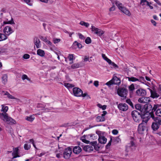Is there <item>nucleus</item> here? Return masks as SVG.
<instances>
[{
	"label": "nucleus",
	"instance_id": "obj_1",
	"mask_svg": "<svg viewBox=\"0 0 161 161\" xmlns=\"http://www.w3.org/2000/svg\"><path fill=\"white\" fill-rule=\"evenodd\" d=\"M2 108L1 111L4 113H0V118L4 121L7 122L9 125L15 124L16 123V121L12 118L8 117V114L6 113L8 110V107L4 105H2Z\"/></svg>",
	"mask_w": 161,
	"mask_h": 161
},
{
	"label": "nucleus",
	"instance_id": "obj_2",
	"mask_svg": "<svg viewBox=\"0 0 161 161\" xmlns=\"http://www.w3.org/2000/svg\"><path fill=\"white\" fill-rule=\"evenodd\" d=\"M150 117L154 121L152 124L151 128L153 131H156L161 125V119L158 117H155L154 115L153 114L151 115Z\"/></svg>",
	"mask_w": 161,
	"mask_h": 161
},
{
	"label": "nucleus",
	"instance_id": "obj_3",
	"mask_svg": "<svg viewBox=\"0 0 161 161\" xmlns=\"http://www.w3.org/2000/svg\"><path fill=\"white\" fill-rule=\"evenodd\" d=\"M131 114L134 121L136 123H139L141 120L143 114H141L136 110H133Z\"/></svg>",
	"mask_w": 161,
	"mask_h": 161
},
{
	"label": "nucleus",
	"instance_id": "obj_4",
	"mask_svg": "<svg viewBox=\"0 0 161 161\" xmlns=\"http://www.w3.org/2000/svg\"><path fill=\"white\" fill-rule=\"evenodd\" d=\"M153 107H152V105L149 103L145 104L144 106V111L143 114H147V115H149V117H150L151 115L154 114V111L153 110Z\"/></svg>",
	"mask_w": 161,
	"mask_h": 161
},
{
	"label": "nucleus",
	"instance_id": "obj_5",
	"mask_svg": "<svg viewBox=\"0 0 161 161\" xmlns=\"http://www.w3.org/2000/svg\"><path fill=\"white\" fill-rule=\"evenodd\" d=\"M115 3L119 9L122 13L128 16H130L131 15V13L128 9L125 7L122 6L121 3L117 1H115Z\"/></svg>",
	"mask_w": 161,
	"mask_h": 161
},
{
	"label": "nucleus",
	"instance_id": "obj_6",
	"mask_svg": "<svg viewBox=\"0 0 161 161\" xmlns=\"http://www.w3.org/2000/svg\"><path fill=\"white\" fill-rule=\"evenodd\" d=\"M117 92L119 96L123 97V99H125L126 98L128 90L125 88L119 87L117 89Z\"/></svg>",
	"mask_w": 161,
	"mask_h": 161
},
{
	"label": "nucleus",
	"instance_id": "obj_7",
	"mask_svg": "<svg viewBox=\"0 0 161 161\" xmlns=\"http://www.w3.org/2000/svg\"><path fill=\"white\" fill-rule=\"evenodd\" d=\"M153 110L155 112L156 117H161V104H154L153 107Z\"/></svg>",
	"mask_w": 161,
	"mask_h": 161
},
{
	"label": "nucleus",
	"instance_id": "obj_8",
	"mask_svg": "<svg viewBox=\"0 0 161 161\" xmlns=\"http://www.w3.org/2000/svg\"><path fill=\"white\" fill-rule=\"evenodd\" d=\"M91 30L94 32V33L99 36H101L104 33V32L103 31L95 27L93 25L91 26Z\"/></svg>",
	"mask_w": 161,
	"mask_h": 161
},
{
	"label": "nucleus",
	"instance_id": "obj_9",
	"mask_svg": "<svg viewBox=\"0 0 161 161\" xmlns=\"http://www.w3.org/2000/svg\"><path fill=\"white\" fill-rule=\"evenodd\" d=\"M72 148L69 147L66 148L63 153V157L65 159H68L72 153Z\"/></svg>",
	"mask_w": 161,
	"mask_h": 161
},
{
	"label": "nucleus",
	"instance_id": "obj_10",
	"mask_svg": "<svg viewBox=\"0 0 161 161\" xmlns=\"http://www.w3.org/2000/svg\"><path fill=\"white\" fill-rule=\"evenodd\" d=\"M147 126L145 123H141L138 126L137 131L139 134H143L144 131L146 130Z\"/></svg>",
	"mask_w": 161,
	"mask_h": 161
},
{
	"label": "nucleus",
	"instance_id": "obj_11",
	"mask_svg": "<svg viewBox=\"0 0 161 161\" xmlns=\"http://www.w3.org/2000/svg\"><path fill=\"white\" fill-rule=\"evenodd\" d=\"M132 147H135L136 146L134 142V139L133 137H131L130 142L125 147V151L127 152H128L129 150L131 149Z\"/></svg>",
	"mask_w": 161,
	"mask_h": 161
},
{
	"label": "nucleus",
	"instance_id": "obj_12",
	"mask_svg": "<svg viewBox=\"0 0 161 161\" xmlns=\"http://www.w3.org/2000/svg\"><path fill=\"white\" fill-rule=\"evenodd\" d=\"M73 91L74 95L76 97H81V95L82 94V90L78 87H74L73 89Z\"/></svg>",
	"mask_w": 161,
	"mask_h": 161
},
{
	"label": "nucleus",
	"instance_id": "obj_13",
	"mask_svg": "<svg viewBox=\"0 0 161 161\" xmlns=\"http://www.w3.org/2000/svg\"><path fill=\"white\" fill-rule=\"evenodd\" d=\"M3 32L6 36H8L12 33L13 31L10 27L7 26L4 28Z\"/></svg>",
	"mask_w": 161,
	"mask_h": 161
},
{
	"label": "nucleus",
	"instance_id": "obj_14",
	"mask_svg": "<svg viewBox=\"0 0 161 161\" xmlns=\"http://www.w3.org/2000/svg\"><path fill=\"white\" fill-rule=\"evenodd\" d=\"M47 105L48 106L49 104H45L43 103H38L37 106V107L38 108H42V109L44 110V111H43V112H48L50 110L52 109V108H45L47 106Z\"/></svg>",
	"mask_w": 161,
	"mask_h": 161
},
{
	"label": "nucleus",
	"instance_id": "obj_15",
	"mask_svg": "<svg viewBox=\"0 0 161 161\" xmlns=\"http://www.w3.org/2000/svg\"><path fill=\"white\" fill-rule=\"evenodd\" d=\"M119 109L121 111H126L128 108L127 105L125 103H119L118 106Z\"/></svg>",
	"mask_w": 161,
	"mask_h": 161
},
{
	"label": "nucleus",
	"instance_id": "obj_16",
	"mask_svg": "<svg viewBox=\"0 0 161 161\" xmlns=\"http://www.w3.org/2000/svg\"><path fill=\"white\" fill-rule=\"evenodd\" d=\"M150 101V98L149 97L144 96L138 99V102L142 103H146L147 104Z\"/></svg>",
	"mask_w": 161,
	"mask_h": 161
},
{
	"label": "nucleus",
	"instance_id": "obj_17",
	"mask_svg": "<svg viewBox=\"0 0 161 161\" xmlns=\"http://www.w3.org/2000/svg\"><path fill=\"white\" fill-rule=\"evenodd\" d=\"M136 94L140 96H144L146 94V91L145 90L142 89H139L136 92Z\"/></svg>",
	"mask_w": 161,
	"mask_h": 161
},
{
	"label": "nucleus",
	"instance_id": "obj_18",
	"mask_svg": "<svg viewBox=\"0 0 161 161\" xmlns=\"http://www.w3.org/2000/svg\"><path fill=\"white\" fill-rule=\"evenodd\" d=\"M19 149L18 147L14 148L12 155L13 156L12 158L19 157L20 156L18 154Z\"/></svg>",
	"mask_w": 161,
	"mask_h": 161
},
{
	"label": "nucleus",
	"instance_id": "obj_19",
	"mask_svg": "<svg viewBox=\"0 0 161 161\" xmlns=\"http://www.w3.org/2000/svg\"><path fill=\"white\" fill-rule=\"evenodd\" d=\"M82 149L79 146H75L73 149V152L75 154H78L81 151Z\"/></svg>",
	"mask_w": 161,
	"mask_h": 161
},
{
	"label": "nucleus",
	"instance_id": "obj_20",
	"mask_svg": "<svg viewBox=\"0 0 161 161\" xmlns=\"http://www.w3.org/2000/svg\"><path fill=\"white\" fill-rule=\"evenodd\" d=\"M142 118L143 119H145L146 118V119H143L142 120V123H145L146 124V126H147V123L149 119L150 118H151V117H149V115H147V114H143V115L142 116Z\"/></svg>",
	"mask_w": 161,
	"mask_h": 161
},
{
	"label": "nucleus",
	"instance_id": "obj_21",
	"mask_svg": "<svg viewBox=\"0 0 161 161\" xmlns=\"http://www.w3.org/2000/svg\"><path fill=\"white\" fill-rule=\"evenodd\" d=\"M135 107L136 109L140 111L139 113L141 114H143L144 111V106L143 105H142L139 104H137L135 105Z\"/></svg>",
	"mask_w": 161,
	"mask_h": 161
},
{
	"label": "nucleus",
	"instance_id": "obj_22",
	"mask_svg": "<svg viewBox=\"0 0 161 161\" xmlns=\"http://www.w3.org/2000/svg\"><path fill=\"white\" fill-rule=\"evenodd\" d=\"M98 141L99 143L101 144H104L106 143L107 139L104 136H99Z\"/></svg>",
	"mask_w": 161,
	"mask_h": 161
},
{
	"label": "nucleus",
	"instance_id": "obj_23",
	"mask_svg": "<svg viewBox=\"0 0 161 161\" xmlns=\"http://www.w3.org/2000/svg\"><path fill=\"white\" fill-rule=\"evenodd\" d=\"M1 94L4 95L6 96L7 95V96L10 99H15V98L14 97L11 95L8 92H5L4 91H2L1 93Z\"/></svg>",
	"mask_w": 161,
	"mask_h": 161
},
{
	"label": "nucleus",
	"instance_id": "obj_24",
	"mask_svg": "<svg viewBox=\"0 0 161 161\" xmlns=\"http://www.w3.org/2000/svg\"><path fill=\"white\" fill-rule=\"evenodd\" d=\"M84 151L87 152H90L93 150V147L90 145H86L83 147Z\"/></svg>",
	"mask_w": 161,
	"mask_h": 161
},
{
	"label": "nucleus",
	"instance_id": "obj_25",
	"mask_svg": "<svg viewBox=\"0 0 161 161\" xmlns=\"http://www.w3.org/2000/svg\"><path fill=\"white\" fill-rule=\"evenodd\" d=\"M34 42L37 48H38L40 47V41L39 39L37 37H35L34 38Z\"/></svg>",
	"mask_w": 161,
	"mask_h": 161
},
{
	"label": "nucleus",
	"instance_id": "obj_26",
	"mask_svg": "<svg viewBox=\"0 0 161 161\" xmlns=\"http://www.w3.org/2000/svg\"><path fill=\"white\" fill-rule=\"evenodd\" d=\"M112 79L114 82V84L119 85L121 81L120 79L116 76L114 77Z\"/></svg>",
	"mask_w": 161,
	"mask_h": 161
},
{
	"label": "nucleus",
	"instance_id": "obj_27",
	"mask_svg": "<svg viewBox=\"0 0 161 161\" xmlns=\"http://www.w3.org/2000/svg\"><path fill=\"white\" fill-rule=\"evenodd\" d=\"M87 139L90 140H95L97 138V135L95 134H89L86 136Z\"/></svg>",
	"mask_w": 161,
	"mask_h": 161
},
{
	"label": "nucleus",
	"instance_id": "obj_28",
	"mask_svg": "<svg viewBox=\"0 0 161 161\" xmlns=\"http://www.w3.org/2000/svg\"><path fill=\"white\" fill-rule=\"evenodd\" d=\"M37 54L39 56L42 57H44L45 55L44 51L41 49H38L37 50Z\"/></svg>",
	"mask_w": 161,
	"mask_h": 161
},
{
	"label": "nucleus",
	"instance_id": "obj_29",
	"mask_svg": "<svg viewBox=\"0 0 161 161\" xmlns=\"http://www.w3.org/2000/svg\"><path fill=\"white\" fill-rule=\"evenodd\" d=\"M151 94V97L153 98H155L158 97L159 95H158L155 92L153 91L151 89H149Z\"/></svg>",
	"mask_w": 161,
	"mask_h": 161
},
{
	"label": "nucleus",
	"instance_id": "obj_30",
	"mask_svg": "<svg viewBox=\"0 0 161 161\" xmlns=\"http://www.w3.org/2000/svg\"><path fill=\"white\" fill-rule=\"evenodd\" d=\"M8 76L6 74L3 75L2 77V82L4 84H5L7 81Z\"/></svg>",
	"mask_w": 161,
	"mask_h": 161
},
{
	"label": "nucleus",
	"instance_id": "obj_31",
	"mask_svg": "<svg viewBox=\"0 0 161 161\" xmlns=\"http://www.w3.org/2000/svg\"><path fill=\"white\" fill-rule=\"evenodd\" d=\"M96 121L97 122H103L104 121L105 119L104 117H103L102 116H97L96 118Z\"/></svg>",
	"mask_w": 161,
	"mask_h": 161
},
{
	"label": "nucleus",
	"instance_id": "obj_32",
	"mask_svg": "<svg viewBox=\"0 0 161 161\" xmlns=\"http://www.w3.org/2000/svg\"><path fill=\"white\" fill-rule=\"evenodd\" d=\"M87 135H84L83 136L81 137V140L83 142L85 143H86V144H88V143H89V142H90L89 141L86 140V138H87V136H86Z\"/></svg>",
	"mask_w": 161,
	"mask_h": 161
},
{
	"label": "nucleus",
	"instance_id": "obj_33",
	"mask_svg": "<svg viewBox=\"0 0 161 161\" xmlns=\"http://www.w3.org/2000/svg\"><path fill=\"white\" fill-rule=\"evenodd\" d=\"M7 38V37L5 34L0 33V41L6 40Z\"/></svg>",
	"mask_w": 161,
	"mask_h": 161
},
{
	"label": "nucleus",
	"instance_id": "obj_34",
	"mask_svg": "<svg viewBox=\"0 0 161 161\" xmlns=\"http://www.w3.org/2000/svg\"><path fill=\"white\" fill-rule=\"evenodd\" d=\"M35 118V117L31 115L29 116L26 117L25 119L28 121L31 122L33 121Z\"/></svg>",
	"mask_w": 161,
	"mask_h": 161
},
{
	"label": "nucleus",
	"instance_id": "obj_35",
	"mask_svg": "<svg viewBox=\"0 0 161 161\" xmlns=\"http://www.w3.org/2000/svg\"><path fill=\"white\" fill-rule=\"evenodd\" d=\"M102 57L108 63H111V60L108 58L104 54H102Z\"/></svg>",
	"mask_w": 161,
	"mask_h": 161
},
{
	"label": "nucleus",
	"instance_id": "obj_36",
	"mask_svg": "<svg viewBox=\"0 0 161 161\" xmlns=\"http://www.w3.org/2000/svg\"><path fill=\"white\" fill-rule=\"evenodd\" d=\"M80 24L82 26H84L86 27H88L89 26V24L87 22H85L84 21H81Z\"/></svg>",
	"mask_w": 161,
	"mask_h": 161
},
{
	"label": "nucleus",
	"instance_id": "obj_37",
	"mask_svg": "<svg viewBox=\"0 0 161 161\" xmlns=\"http://www.w3.org/2000/svg\"><path fill=\"white\" fill-rule=\"evenodd\" d=\"M112 136H110V140L108 142V143L107 144L106 146V149H108L110 147V146L112 142Z\"/></svg>",
	"mask_w": 161,
	"mask_h": 161
},
{
	"label": "nucleus",
	"instance_id": "obj_38",
	"mask_svg": "<svg viewBox=\"0 0 161 161\" xmlns=\"http://www.w3.org/2000/svg\"><path fill=\"white\" fill-rule=\"evenodd\" d=\"M112 136H110V140L108 142V143L107 144L106 146V149H108L110 147V146L112 142Z\"/></svg>",
	"mask_w": 161,
	"mask_h": 161
},
{
	"label": "nucleus",
	"instance_id": "obj_39",
	"mask_svg": "<svg viewBox=\"0 0 161 161\" xmlns=\"http://www.w3.org/2000/svg\"><path fill=\"white\" fill-rule=\"evenodd\" d=\"M128 80L130 81H132V82H135L136 81H139V79L136 78L135 77H131L128 78Z\"/></svg>",
	"mask_w": 161,
	"mask_h": 161
},
{
	"label": "nucleus",
	"instance_id": "obj_40",
	"mask_svg": "<svg viewBox=\"0 0 161 161\" xmlns=\"http://www.w3.org/2000/svg\"><path fill=\"white\" fill-rule=\"evenodd\" d=\"M120 141V139L119 136L116 137L113 139V142L115 144L118 143Z\"/></svg>",
	"mask_w": 161,
	"mask_h": 161
},
{
	"label": "nucleus",
	"instance_id": "obj_41",
	"mask_svg": "<svg viewBox=\"0 0 161 161\" xmlns=\"http://www.w3.org/2000/svg\"><path fill=\"white\" fill-rule=\"evenodd\" d=\"M109 65L112 66L115 69L118 68V66L115 64L114 62H112L111 61V63H108Z\"/></svg>",
	"mask_w": 161,
	"mask_h": 161
},
{
	"label": "nucleus",
	"instance_id": "obj_42",
	"mask_svg": "<svg viewBox=\"0 0 161 161\" xmlns=\"http://www.w3.org/2000/svg\"><path fill=\"white\" fill-rule=\"evenodd\" d=\"M114 81L112 79L111 80L107 82L106 83V85L108 86H110L113 84H114Z\"/></svg>",
	"mask_w": 161,
	"mask_h": 161
},
{
	"label": "nucleus",
	"instance_id": "obj_43",
	"mask_svg": "<svg viewBox=\"0 0 161 161\" xmlns=\"http://www.w3.org/2000/svg\"><path fill=\"white\" fill-rule=\"evenodd\" d=\"M85 42L86 44H89L91 43L92 40L90 37H88L85 40Z\"/></svg>",
	"mask_w": 161,
	"mask_h": 161
},
{
	"label": "nucleus",
	"instance_id": "obj_44",
	"mask_svg": "<svg viewBox=\"0 0 161 161\" xmlns=\"http://www.w3.org/2000/svg\"><path fill=\"white\" fill-rule=\"evenodd\" d=\"M80 67V64H78L75 63L72 65L71 67L72 69H76Z\"/></svg>",
	"mask_w": 161,
	"mask_h": 161
},
{
	"label": "nucleus",
	"instance_id": "obj_45",
	"mask_svg": "<svg viewBox=\"0 0 161 161\" xmlns=\"http://www.w3.org/2000/svg\"><path fill=\"white\" fill-rule=\"evenodd\" d=\"M3 24L4 25L7 24H14V23L13 21V19H12L10 21H4L3 22Z\"/></svg>",
	"mask_w": 161,
	"mask_h": 161
},
{
	"label": "nucleus",
	"instance_id": "obj_46",
	"mask_svg": "<svg viewBox=\"0 0 161 161\" xmlns=\"http://www.w3.org/2000/svg\"><path fill=\"white\" fill-rule=\"evenodd\" d=\"M73 44L74 45H77V47L79 48H81L82 47V45L80 43H79L78 42H77L76 41Z\"/></svg>",
	"mask_w": 161,
	"mask_h": 161
},
{
	"label": "nucleus",
	"instance_id": "obj_47",
	"mask_svg": "<svg viewBox=\"0 0 161 161\" xmlns=\"http://www.w3.org/2000/svg\"><path fill=\"white\" fill-rule=\"evenodd\" d=\"M126 102L128 103L129 105H130L131 107H133V104L130 100L129 99H127L126 100Z\"/></svg>",
	"mask_w": 161,
	"mask_h": 161
},
{
	"label": "nucleus",
	"instance_id": "obj_48",
	"mask_svg": "<svg viewBox=\"0 0 161 161\" xmlns=\"http://www.w3.org/2000/svg\"><path fill=\"white\" fill-rule=\"evenodd\" d=\"M129 89L130 91L132 92L135 89V87L133 84H131L129 87Z\"/></svg>",
	"mask_w": 161,
	"mask_h": 161
},
{
	"label": "nucleus",
	"instance_id": "obj_49",
	"mask_svg": "<svg viewBox=\"0 0 161 161\" xmlns=\"http://www.w3.org/2000/svg\"><path fill=\"white\" fill-rule=\"evenodd\" d=\"M31 148V145L27 144H25L24 145V148L25 150H28Z\"/></svg>",
	"mask_w": 161,
	"mask_h": 161
},
{
	"label": "nucleus",
	"instance_id": "obj_50",
	"mask_svg": "<svg viewBox=\"0 0 161 161\" xmlns=\"http://www.w3.org/2000/svg\"><path fill=\"white\" fill-rule=\"evenodd\" d=\"M81 96H82L83 97H84L86 96L87 97V99L91 98L88 95L87 93H83V92H82V94L81 95Z\"/></svg>",
	"mask_w": 161,
	"mask_h": 161
},
{
	"label": "nucleus",
	"instance_id": "obj_51",
	"mask_svg": "<svg viewBox=\"0 0 161 161\" xmlns=\"http://www.w3.org/2000/svg\"><path fill=\"white\" fill-rule=\"evenodd\" d=\"M24 1L29 6H31L32 5L30 0H24Z\"/></svg>",
	"mask_w": 161,
	"mask_h": 161
},
{
	"label": "nucleus",
	"instance_id": "obj_52",
	"mask_svg": "<svg viewBox=\"0 0 161 161\" xmlns=\"http://www.w3.org/2000/svg\"><path fill=\"white\" fill-rule=\"evenodd\" d=\"M144 1H147L146 0H141L140 4L142 5V6H144L145 4H147V2H144Z\"/></svg>",
	"mask_w": 161,
	"mask_h": 161
},
{
	"label": "nucleus",
	"instance_id": "obj_53",
	"mask_svg": "<svg viewBox=\"0 0 161 161\" xmlns=\"http://www.w3.org/2000/svg\"><path fill=\"white\" fill-rule=\"evenodd\" d=\"M73 57L74 56L73 54H69L68 57V58L69 60L70 61L73 60Z\"/></svg>",
	"mask_w": 161,
	"mask_h": 161
},
{
	"label": "nucleus",
	"instance_id": "obj_54",
	"mask_svg": "<svg viewBox=\"0 0 161 161\" xmlns=\"http://www.w3.org/2000/svg\"><path fill=\"white\" fill-rule=\"evenodd\" d=\"M30 55L29 54H25L23 56V58L25 59H27L30 58Z\"/></svg>",
	"mask_w": 161,
	"mask_h": 161
},
{
	"label": "nucleus",
	"instance_id": "obj_55",
	"mask_svg": "<svg viewBox=\"0 0 161 161\" xmlns=\"http://www.w3.org/2000/svg\"><path fill=\"white\" fill-rule=\"evenodd\" d=\"M78 35L80 39H82V40H84L85 39V37L81 33H78Z\"/></svg>",
	"mask_w": 161,
	"mask_h": 161
},
{
	"label": "nucleus",
	"instance_id": "obj_56",
	"mask_svg": "<svg viewBox=\"0 0 161 161\" xmlns=\"http://www.w3.org/2000/svg\"><path fill=\"white\" fill-rule=\"evenodd\" d=\"M98 105H100V106H99V107L101 108L103 110H105L107 106L106 105H103L102 106L99 104H98Z\"/></svg>",
	"mask_w": 161,
	"mask_h": 161
},
{
	"label": "nucleus",
	"instance_id": "obj_57",
	"mask_svg": "<svg viewBox=\"0 0 161 161\" xmlns=\"http://www.w3.org/2000/svg\"><path fill=\"white\" fill-rule=\"evenodd\" d=\"M118 131L116 129L113 130L112 131V133L114 135H116L118 133Z\"/></svg>",
	"mask_w": 161,
	"mask_h": 161
},
{
	"label": "nucleus",
	"instance_id": "obj_58",
	"mask_svg": "<svg viewBox=\"0 0 161 161\" xmlns=\"http://www.w3.org/2000/svg\"><path fill=\"white\" fill-rule=\"evenodd\" d=\"M22 79L23 80L27 79L28 80H30V79H29L28 78L27 76L25 74L23 75L22 76Z\"/></svg>",
	"mask_w": 161,
	"mask_h": 161
},
{
	"label": "nucleus",
	"instance_id": "obj_59",
	"mask_svg": "<svg viewBox=\"0 0 161 161\" xmlns=\"http://www.w3.org/2000/svg\"><path fill=\"white\" fill-rule=\"evenodd\" d=\"M97 144V141H94L93 142H92L90 143V144L92 145V146L94 147Z\"/></svg>",
	"mask_w": 161,
	"mask_h": 161
},
{
	"label": "nucleus",
	"instance_id": "obj_60",
	"mask_svg": "<svg viewBox=\"0 0 161 161\" xmlns=\"http://www.w3.org/2000/svg\"><path fill=\"white\" fill-rule=\"evenodd\" d=\"M60 41V39H53V42L56 44L59 42Z\"/></svg>",
	"mask_w": 161,
	"mask_h": 161
},
{
	"label": "nucleus",
	"instance_id": "obj_61",
	"mask_svg": "<svg viewBox=\"0 0 161 161\" xmlns=\"http://www.w3.org/2000/svg\"><path fill=\"white\" fill-rule=\"evenodd\" d=\"M40 38L45 42H46V41L47 40L46 37H44L42 36H40Z\"/></svg>",
	"mask_w": 161,
	"mask_h": 161
},
{
	"label": "nucleus",
	"instance_id": "obj_62",
	"mask_svg": "<svg viewBox=\"0 0 161 161\" xmlns=\"http://www.w3.org/2000/svg\"><path fill=\"white\" fill-rule=\"evenodd\" d=\"M144 1V2H147V5L149 7L150 9H153V7L152 6H151V5H150V3L149 2H148L147 1Z\"/></svg>",
	"mask_w": 161,
	"mask_h": 161
},
{
	"label": "nucleus",
	"instance_id": "obj_63",
	"mask_svg": "<svg viewBox=\"0 0 161 161\" xmlns=\"http://www.w3.org/2000/svg\"><path fill=\"white\" fill-rule=\"evenodd\" d=\"M115 9V6L114 5H113L112 7H111L109 9L110 11H114Z\"/></svg>",
	"mask_w": 161,
	"mask_h": 161
},
{
	"label": "nucleus",
	"instance_id": "obj_64",
	"mask_svg": "<svg viewBox=\"0 0 161 161\" xmlns=\"http://www.w3.org/2000/svg\"><path fill=\"white\" fill-rule=\"evenodd\" d=\"M94 85L96 87H97L99 85V82L98 81H95Z\"/></svg>",
	"mask_w": 161,
	"mask_h": 161
}]
</instances>
